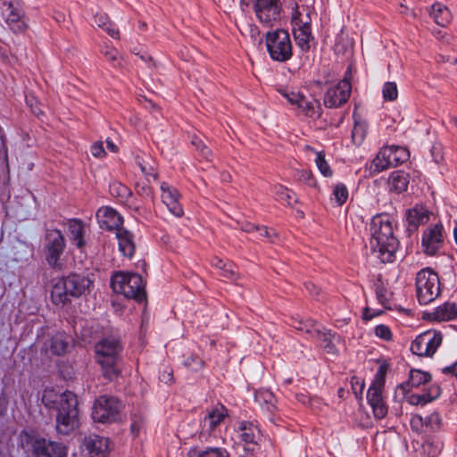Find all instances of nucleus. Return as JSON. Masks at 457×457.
Listing matches in <instances>:
<instances>
[{"mask_svg":"<svg viewBox=\"0 0 457 457\" xmlns=\"http://www.w3.org/2000/svg\"><path fill=\"white\" fill-rule=\"evenodd\" d=\"M41 400L47 409L55 411V428L58 434L68 436L78 428V398L73 392L66 390L59 394L54 388H46Z\"/></svg>","mask_w":457,"mask_h":457,"instance_id":"obj_1","label":"nucleus"},{"mask_svg":"<svg viewBox=\"0 0 457 457\" xmlns=\"http://www.w3.org/2000/svg\"><path fill=\"white\" fill-rule=\"evenodd\" d=\"M370 247L383 263L393 262L400 242L395 236L392 222L387 214H378L371 219Z\"/></svg>","mask_w":457,"mask_h":457,"instance_id":"obj_2","label":"nucleus"},{"mask_svg":"<svg viewBox=\"0 0 457 457\" xmlns=\"http://www.w3.org/2000/svg\"><path fill=\"white\" fill-rule=\"evenodd\" d=\"M123 345L119 337H105L95 345L96 362L100 365L104 378L113 381L121 373V353Z\"/></svg>","mask_w":457,"mask_h":457,"instance_id":"obj_3","label":"nucleus"},{"mask_svg":"<svg viewBox=\"0 0 457 457\" xmlns=\"http://www.w3.org/2000/svg\"><path fill=\"white\" fill-rule=\"evenodd\" d=\"M94 280L88 276L78 273H71L60 278L53 287L51 297L56 304H65L71 302V298H79L90 292Z\"/></svg>","mask_w":457,"mask_h":457,"instance_id":"obj_4","label":"nucleus"},{"mask_svg":"<svg viewBox=\"0 0 457 457\" xmlns=\"http://www.w3.org/2000/svg\"><path fill=\"white\" fill-rule=\"evenodd\" d=\"M20 446L31 457H67L68 455V449L62 443L27 431H21L20 434Z\"/></svg>","mask_w":457,"mask_h":457,"instance_id":"obj_5","label":"nucleus"},{"mask_svg":"<svg viewBox=\"0 0 457 457\" xmlns=\"http://www.w3.org/2000/svg\"><path fill=\"white\" fill-rule=\"evenodd\" d=\"M111 287L114 292L122 294L126 298L134 299L137 303L146 299L145 283L139 274L115 272L111 278Z\"/></svg>","mask_w":457,"mask_h":457,"instance_id":"obj_6","label":"nucleus"},{"mask_svg":"<svg viewBox=\"0 0 457 457\" xmlns=\"http://www.w3.org/2000/svg\"><path fill=\"white\" fill-rule=\"evenodd\" d=\"M417 299L420 304H428L441 294L439 276L431 268L420 270L415 278Z\"/></svg>","mask_w":457,"mask_h":457,"instance_id":"obj_7","label":"nucleus"},{"mask_svg":"<svg viewBox=\"0 0 457 457\" xmlns=\"http://www.w3.org/2000/svg\"><path fill=\"white\" fill-rule=\"evenodd\" d=\"M122 409L123 404L117 397L104 395L95 400L91 416L95 422L112 424L121 420Z\"/></svg>","mask_w":457,"mask_h":457,"instance_id":"obj_8","label":"nucleus"},{"mask_svg":"<svg viewBox=\"0 0 457 457\" xmlns=\"http://www.w3.org/2000/svg\"><path fill=\"white\" fill-rule=\"evenodd\" d=\"M267 51L273 61L285 62L293 55V46L289 33L282 29L266 34Z\"/></svg>","mask_w":457,"mask_h":457,"instance_id":"obj_9","label":"nucleus"},{"mask_svg":"<svg viewBox=\"0 0 457 457\" xmlns=\"http://www.w3.org/2000/svg\"><path fill=\"white\" fill-rule=\"evenodd\" d=\"M410 153L403 146L386 145L382 147L372 160L370 169L378 173L391 167L404 163L409 160Z\"/></svg>","mask_w":457,"mask_h":457,"instance_id":"obj_10","label":"nucleus"},{"mask_svg":"<svg viewBox=\"0 0 457 457\" xmlns=\"http://www.w3.org/2000/svg\"><path fill=\"white\" fill-rule=\"evenodd\" d=\"M246 5L252 4L257 20L262 26L272 28L281 19L282 5L279 0H241Z\"/></svg>","mask_w":457,"mask_h":457,"instance_id":"obj_11","label":"nucleus"},{"mask_svg":"<svg viewBox=\"0 0 457 457\" xmlns=\"http://www.w3.org/2000/svg\"><path fill=\"white\" fill-rule=\"evenodd\" d=\"M66 246L65 238L59 229H46L44 237L43 251L48 265L54 269H61L59 262Z\"/></svg>","mask_w":457,"mask_h":457,"instance_id":"obj_12","label":"nucleus"},{"mask_svg":"<svg viewBox=\"0 0 457 457\" xmlns=\"http://www.w3.org/2000/svg\"><path fill=\"white\" fill-rule=\"evenodd\" d=\"M0 8L10 29L14 33H22L26 30V15L20 0H0Z\"/></svg>","mask_w":457,"mask_h":457,"instance_id":"obj_13","label":"nucleus"},{"mask_svg":"<svg viewBox=\"0 0 457 457\" xmlns=\"http://www.w3.org/2000/svg\"><path fill=\"white\" fill-rule=\"evenodd\" d=\"M351 92V82L344 79L337 86L328 89L323 99L324 105L327 108H338L348 101Z\"/></svg>","mask_w":457,"mask_h":457,"instance_id":"obj_14","label":"nucleus"},{"mask_svg":"<svg viewBox=\"0 0 457 457\" xmlns=\"http://www.w3.org/2000/svg\"><path fill=\"white\" fill-rule=\"evenodd\" d=\"M228 416V409L223 404H218L205 415L201 421V440L207 441L212 433L220 425L226 417Z\"/></svg>","mask_w":457,"mask_h":457,"instance_id":"obj_15","label":"nucleus"},{"mask_svg":"<svg viewBox=\"0 0 457 457\" xmlns=\"http://www.w3.org/2000/svg\"><path fill=\"white\" fill-rule=\"evenodd\" d=\"M110 439L98 435L85 437L82 452L87 457H106L110 452Z\"/></svg>","mask_w":457,"mask_h":457,"instance_id":"obj_16","label":"nucleus"},{"mask_svg":"<svg viewBox=\"0 0 457 457\" xmlns=\"http://www.w3.org/2000/svg\"><path fill=\"white\" fill-rule=\"evenodd\" d=\"M443 225L436 224L434 227L424 231L422 235V246L428 255H435L443 245Z\"/></svg>","mask_w":457,"mask_h":457,"instance_id":"obj_17","label":"nucleus"},{"mask_svg":"<svg viewBox=\"0 0 457 457\" xmlns=\"http://www.w3.org/2000/svg\"><path fill=\"white\" fill-rule=\"evenodd\" d=\"M96 219L101 228L108 231L122 228L123 218L113 208L109 206H103L98 209L96 212Z\"/></svg>","mask_w":457,"mask_h":457,"instance_id":"obj_18","label":"nucleus"},{"mask_svg":"<svg viewBox=\"0 0 457 457\" xmlns=\"http://www.w3.org/2000/svg\"><path fill=\"white\" fill-rule=\"evenodd\" d=\"M162 200V203L168 207L169 211L176 217L183 215V208L179 200L180 194L177 188L169 185L167 182H162L161 185Z\"/></svg>","mask_w":457,"mask_h":457,"instance_id":"obj_19","label":"nucleus"},{"mask_svg":"<svg viewBox=\"0 0 457 457\" xmlns=\"http://www.w3.org/2000/svg\"><path fill=\"white\" fill-rule=\"evenodd\" d=\"M240 438L245 443V451L253 453L258 446L260 429L249 421H242L239 425Z\"/></svg>","mask_w":457,"mask_h":457,"instance_id":"obj_20","label":"nucleus"},{"mask_svg":"<svg viewBox=\"0 0 457 457\" xmlns=\"http://www.w3.org/2000/svg\"><path fill=\"white\" fill-rule=\"evenodd\" d=\"M383 388L370 386L367 392V400L372 408L376 419L381 420L387 414V405L383 397Z\"/></svg>","mask_w":457,"mask_h":457,"instance_id":"obj_21","label":"nucleus"},{"mask_svg":"<svg viewBox=\"0 0 457 457\" xmlns=\"http://www.w3.org/2000/svg\"><path fill=\"white\" fill-rule=\"evenodd\" d=\"M424 319L434 321H448L457 318V305L455 303L445 302L431 312H425Z\"/></svg>","mask_w":457,"mask_h":457,"instance_id":"obj_22","label":"nucleus"},{"mask_svg":"<svg viewBox=\"0 0 457 457\" xmlns=\"http://www.w3.org/2000/svg\"><path fill=\"white\" fill-rule=\"evenodd\" d=\"M410 174L402 170L391 172L387 179L388 190L390 193L402 194L408 188Z\"/></svg>","mask_w":457,"mask_h":457,"instance_id":"obj_23","label":"nucleus"},{"mask_svg":"<svg viewBox=\"0 0 457 457\" xmlns=\"http://www.w3.org/2000/svg\"><path fill=\"white\" fill-rule=\"evenodd\" d=\"M432 379L430 373L417 369H411L409 373V378L406 382L400 384L397 387L403 393L411 391L414 387L425 385Z\"/></svg>","mask_w":457,"mask_h":457,"instance_id":"obj_24","label":"nucleus"},{"mask_svg":"<svg viewBox=\"0 0 457 457\" xmlns=\"http://www.w3.org/2000/svg\"><path fill=\"white\" fill-rule=\"evenodd\" d=\"M444 447V442L436 436H428L418 450L420 457H437Z\"/></svg>","mask_w":457,"mask_h":457,"instance_id":"obj_25","label":"nucleus"},{"mask_svg":"<svg viewBox=\"0 0 457 457\" xmlns=\"http://www.w3.org/2000/svg\"><path fill=\"white\" fill-rule=\"evenodd\" d=\"M116 237L119 242V250L126 257L131 258L135 253V243L133 234L125 228L118 229Z\"/></svg>","mask_w":457,"mask_h":457,"instance_id":"obj_26","label":"nucleus"},{"mask_svg":"<svg viewBox=\"0 0 457 457\" xmlns=\"http://www.w3.org/2000/svg\"><path fill=\"white\" fill-rule=\"evenodd\" d=\"M68 228L74 245L79 249L83 248L86 245L85 223L79 219H71L68 221Z\"/></svg>","mask_w":457,"mask_h":457,"instance_id":"obj_27","label":"nucleus"},{"mask_svg":"<svg viewBox=\"0 0 457 457\" xmlns=\"http://www.w3.org/2000/svg\"><path fill=\"white\" fill-rule=\"evenodd\" d=\"M297 108L309 118L316 120L321 116L320 103L315 98L307 99L303 96L302 99L299 101Z\"/></svg>","mask_w":457,"mask_h":457,"instance_id":"obj_28","label":"nucleus"},{"mask_svg":"<svg viewBox=\"0 0 457 457\" xmlns=\"http://www.w3.org/2000/svg\"><path fill=\"white\" fill-rule=\"evenodd\" d=\"M429 15L433 18L435 22L441 27L447 26L452 20L450 10L445 5L438 2L432 4Z\"/></svg>","mask_w":457,"mask_h":457,"instance_id":"obj_29","label":"nucleus"},{"mask_svg":"<svg viewBox=\"0 0 457 457\" xmlns=\"http://www.w3.org/2000/svg\"><path fill=\"white\" fill-rule=\"evenodd\" d=\"M294 36L298 46L303 51H308L310 49V40L312 38V36L309 22L303 23L298 29H295Z\"/></svg>","mask_w":457,"mask_h":457,"instance_id":"obj_30","label":"nucleus"},{"mask_svg":"<svg viewBox=\"0 0 457 457\" xmlns=\"http://www.w3.org/2000/svg\"><path fill=\"white\" fill-rule=\"evenodd\" d=\"M255 401L262 406H263L267 411L273 413L277 409L276 397L274 394L270 390H259L254 395Z\"/></svg>","mask_w":457,"mask_h":457,"instance_id":"obj_31","label":"nucleus"},{"mask_svg":"<svg viewBox=\"0 0 457 457\" xmlns=\"http://www.w3.org/2000/svg\"><path fill=\"white\" fill-rule=\"evenodd\" d=\"M94 23L106 31L112 37L119 38V29L115 28V25L110 21L106 13L96 12L94 16Z\"/></svg>","mask_w":457,"mask_h":457,"instance_id":"obj_32","label":"nucleus"},{"mask_svg":"<svg viewBox=\"0 0 457 457\" xmlns=\"http://www.w3.org/2000/svg\"><path fill=\"white\" fill-rule=\"evenodd\" d=\"M68 346L67 336L65 334L57 333L52 337L50 341V350L53 354H64L67 352Z\"/></svg>","mask_w":457,"mask_h":457,"instance_id":"obj_33","label":"nucleus"},{"mask_svg":"<svg viewBox=\"0 0 457 457\" xmlns=\"http://www.w3.org/2000/svg\"><path fill=\"white\" fill-rule=\"evenodd\" d=\"M314 325V320L308 319L304 320L302 326L294 325V328H295L297 330L309 334L312 338L320 339V337H325V340H327V338L329 339V331H321L319 328H315Z\"/></svg>","mask_w":457,"mask_h":457,"instance_id":"obj_34","label":"nucleus"},{"mask_svg":"<svg viewBox=\"0 0 457 457\" xmlns=\"http://www.w3.org/2000/svg\"><path fill=\"white\" fill-rule=\"evenodd\" d=\"M428 220V212L422 208L414 207L407 212V221L414 228L420 224H424Z\"/></svg>","mask_w":457,"mask_h":457,"instance_id":"obj_35","label":"nucleus"},{"mask_svg":"<svg viewBox=\"0 0 457 457\" xmlns=\"http://www.w3.org/2000/svg\"><path fill=\"white\" fill-rule=\"evenodd\" d=\"M272 191L277 200L283 204L292 206L294 203H296L295 193L282 185L273 186Z\"/></svg>","mask_w":457,"mask_h":457,"instance_id":"obj_36","label":"nucleus"},{"mask_svg":"<svg viewBox=\"0 0 457 457\" xmlns=\"http://www.w3.org/2000/svg\"><path fill=\"white\" fill-rule=\"evenodd\" d=\"M421 335L422 337H426V347L428 348V355H433L438 346L442 344V334L440 332L427 331Z\"/></svg>","mask_w":457,"mask_h":457,"instance_id":"obj_37","label":"nucleus"},{"mask_svg":"<svg viewBox=\"0 0 457 457\" xmlns=\"http://www.w3.org/2000/svg\"><path fill=\"white\" fill-rule=\"evenodd\" d=\"M109 190L112 196L120 198V200L128 199L132 194L131 190L127 186L119 181L111 183Z\"/></svg>","mask_w":457,"mask_h":457,"instance_id":"obj_38","label":"nucleus"},{"mask_svg":"<svg viewBox=\"0 0 457 457\" xmlns=\"http://www.w3.org/2000/svg\"><path fill=\"white\" fill-rule=\"evenodd\" d=\"M375 292L378 301L387 309H391L388 305L390 302V295H392L388 290L385 287L383 283L378 280V283L375 284Z\"/></svg>","mask_w":457,"mask_h":457,"instance_id":"obj_39","label":"nucleus"},{"mask_svg":"<svg viewBox=\"0 0 457 457\" xmlns=\"http://www.w3.org/2000/svg\"><path fill=\"white\" fill-rule=\"evenodd\" d=\"M368 126L363 121L355 120L354 126L352 131V138L355 144H361L367 134Z\"/></svg>","mask_w":457,"mask_h":457,"instance_id":"obj_40","label":"nucleus"},{"mask_svg":"<svg viewBox=\"0 0 457 457\" xmlns=\"http://www.w3.org/2000/svg\"><path fill=\"white\" fill-rule=\"evenodd\" d=\"M101 54L110 62L113 67L120 65L119 52L112 46H104L101 48Z\"/></svg>","mask_w":457,"mask_h":457,"instance_id":"obj_41","label":"nucleus"},{"mask_svg":"<svg viewBox=\"0 0 457 457\" xmlns=\"http://www.w3.org/2000/svg\"><path fill=\"white\" fill-rule=\"evenodd\" d=\"M192 145L195 147V149L198 151V154L201 157L210 160V157L212 156V151L210 148L204 144L203 139L194 135L191 138Z\"/></svg>","mask_w":457,"mask_h":457,"instance_id":"obj_42","label":"nucleus"},{"mask_svg":"<svg viewBox=\"0 0 457 457\" xmlns=\"http://www.w3.org/2000/svg\"><path fill=\"white\" fill-rule=\"evenodd\" d=\"M425 340L426 337H422V335L418 336L411 345V351L419 356H429Z\"/></svg>","mask_w":457,"mask_h":457,"instance_id":"obj_43","label":"nucleus"},{"mask_svg":"<svg viewBox=\"0 0 457 457\" xmlns=\"http://www.w3.org/2000/svg\"><path fill=\"white\" fill-rule=\"evenodd\" d=\"M197 457H228V452L222 447H207L205 450L198 451Z\"/></svg>","mask_w":457,"mask_h":457,"instance_id":"obj_44","label":"nucleus"},{"mask_svg":"<svg viewBox=\"0 0 457 457\" xmlns=\"http://www.w3.org/2000/svg\"><path fill=\"white\" fill-rule=\"evenodd\" d=\"M333 195L335 196L337 204L341 206L348 199V189L343 183H338L334 187Z\"/></svg>","mask_w":457,"mask_h":457,"instance_id":"obj_45","label":"nucleus"},{"mask_svg":"<svg viewBox=\"0 0 457 457\" xmlns=\"http://www.w3.org/2000/svg\"><path fill=\"white\" fill-rule=\"evenodd\" d=\"M316 165L320 170V173L325 177H331L332 170L330 169L329 164L325 159V154L322 152H319L315 160Z\"/></svg>","mask_w":457,"mask_h":457,"instance_id":"obj_46","label":"nucleus"},{"mask_svg":"<svg viewBox=\"0 0 457 457\" xmlns=\"http://www.w3.org/2000/svg\"><path fill=\"white\" fill-rule=\"evenodd\" d=\"M383 98L385 101H395L398 96L397 86L395 82H386L383 86Z\"/></svg>","mask_w":457,"mask_h":457,"instance_id":"obj_47","label":"nucleus"},{"mask_svg":"<svg viewBox=\"0 0 457 457\" xmlns=\"http://www.w3.org/2000/svg\"><path fill=\"white\" fill-rule=\"evenodd\" d=\"M295 178L297 180L304 182L309 187H316L317 182L311 170H300L295 172Z\"/></svg>","mask_w":457,"mask_h":457,"instance_id":"obj_48","label":"nucleus"},{"mask_svg":"<svg viewBox=\"0 0 457 457\" xmlns=\"http://www.w3.org/2000/svg\"><path fill=\"white\" fill-rule=\"evenodd\" d=\"M388 370V366L386 363L381 364L375 375L374 380L370 386L384 387L386 382V375Z\"/></svg>","mask_w":457,"mask_h":457,"instance_id":"obj_49","label":"nucleus"},{"mask_svg":"<svg viewBox=\"0 0 457 457\" xmlns=\"http://www.w3.org/2000/svg\"><path fill=\"white\" fill-rule=\"evenodd\" d=\"M184 364L189 370L197 372L204 366V361L198 355H190L184 361Z\"/></svg>","mask_w":457,"mask_h":457,"instance_id":"obj_50","label":"nucleus"},{"mask_svg":"<svg viewBox=\"0 0 457 457\" xmlns=\"http://www.w3.org/2000/svg\"><path fill=\"white\" fill-rule=\"evenodd\" d=\"M441 417L437 412L431 413L429 416L425 418L424 426L426 428H429L432 431L438 430L441 427Z\"/></svg>","mask_w":457,"mask_h":457,"instance_id":"obj_51","label":"nucleus"},{"mask_svg":"<svg viewBox=\"0 0 457 457\" xmlns=\"http://www.w3.org/2000/svg\"><path fill=\"white\" fill-rule=\"evenodd\" d=\"M278 92L288 101L289 104L296 106L303 96L299 92L287 91V89H279Z\"/></svg>","mask_w":457,"mask_h":457,"instance_id":"obj_52","label":"nucleus"},{"mask_svg":"<svg viewBox=\"0 0 457 457\" xmlns=\"http://www.w3.org/2000/svg\"><path fill=\"white\" fill-rule=\"evenodd\" d=\"M428 403L437 399L441 395V387L437 384L429 386L426 392L423 393Z\"/></svg>","mask_w":457,"mask_h":457,"instance_id":"obj_53","label":"nucleus"},{"mask_svg":"<svg viewBox=\"0 0 457 457\" xmlns=\"http://www.w3.org/2000/svg\"><path fill=\"white\" fill-rule=\"evenodd\" d=\"M220 276L223 279H228L230 281H236L239 277L237 272L234 270L232 264H227L222 270Z\"/></svg>","mask_w":457,"mask_h":457,"instance_id":"obj_54","label":"nucleus"},{"mask_svg":"<svg viewBox=\"0 0 457 457\" xmlns=\"http://www.w3.org/2000/svg\"><path fill=\"white\" fill-rule=\"evenodd\" d=\"M375 335L378 337L384 339L386 341H389L392 339V332L390 328L384 324L378 325L375 328Z\"/></svg>","mask_w":457,"mask_h":457,"instance_id":"obj_55","label":"nucleus"},{"mask_svg":"<svg viewBox=\"0 0 457 457\" xmlns=\"http://www.w3.org/2000/svg\"><path fill=\"white\" fill-rule=\"evenodd\" d=\"M144 426V420L140 416L134 415L131 418L130 431L134 436H137Z\"/></svg>","mask_w":457,"mask_h":457,"instance_id":"obj_56","label":"nucleus"},{"mask_svg":"<svg viewBox=\"0 0 457 457\" xmlns=\"http://www.w3.org/2000/svg\"><path fill=\"white\" fill-rule=\"evenodd\" d=\"M159 379L164 384H170L173 380V370L171 368L166 366L162 370H160Z\"/></svg>","mask_w":457,"mask_h":457,"instance_id":"obj_57","label":"nucleus"},{"mask_svg":"<svg viewBox=\"0 0 457 457\" xmlns=\"http://www.w3.org/2000/svg\"><path fill=\"white\" fill-rule=\"evenodd\" d=\"M91 153L95 157L100 158L105 155V151L102 142H96L91 146Z\"/></svg>","mask_w":457,"mask_h":457,"instance_id":"obj_58","label":"nucleus"},{"mask_svg":"<svg viewBox=\"0 0 457 457\" xmlns=\"http://www.w3.org/2000/svg\"><path fill=\"white\" fill-rule=\"evenodd\" d=\"M409 403L413 405H424L428 403L424 394H413L409 397Z\"/></svg>","mask_w":457,"mask_h":457,"instance_id":"obj_59","label":"nucleus"},{"mask_svg":"<svg viewBox=\"0 0 457 457\" xmlns=\"http://www.w3.org/2000/svg\"><path fill=\"white\" fill-rule=\"evenodd\" d=\"M304 287L311 295L318 296L320 295V289L312 282H305Z\"/></svg>","mask_w":457,"mask_h":457,"instance_id":"obj_60","label":"nucleus"},{"mask_svg":"<svg viewBox=\"0 0 457 457\" xmlns=\"http://www.w3.org/2000/svg\"><path fill=\"white\" fill-rule=\"evenodd\" d=\"M240 228H241V230H243L245 232L251 233V232H254V231L257 232V230H259V226H256L248 221H245V222L241 223Z\"/></svg>","mask_w":457,"mask_h":457,"instance_id":"obj_61","label":"nucleus"},{"mask_svg":"<svg viewBox=\"0 0 457 457\" xmlns=\"http://www.w3.org/2000/svg\"><path fill=\"white\" fill-rule=\"evenodd\" d=\"M260 237H265L272 241V237L276 236V233L273 230H270L267 227H259V230H257Z\"/></svg>","mask_w":457,"mask_h":457,"instance_id":"obj_62","label":"nucleus"},{"mask_svg":"<svg viewBox=\"0 0 457 457\" xmlns=\"http://www.w3.org/2000/svg\"><path fill=\"white\" fill-rule=\"evenodd\" d=\"M332 337H333V335L329 332V339L327 338V340H325V337H320L319 339V340L326 343L324 347L328 353H333L335 350V345L332 344Z\"/></svg>","mask_w":457,"mask_h":457,"instance_id":"obj_63","label":"nucleus"},{"mask_svg":"<svg viewBox=\"0 0 457 457\" xmlns=\"http://www.w3.org/2000/svg\"><path fill=\"white\" fill-rule=\"evenodd\" d=\"M212 265L221 270L227 264L224 262L223 260L218 257H214L212 260Z\"/></svg>","mask_w":457,"mask_h":457,"instance_id":"obj_64","label":"nucleus"}]
</instances>
